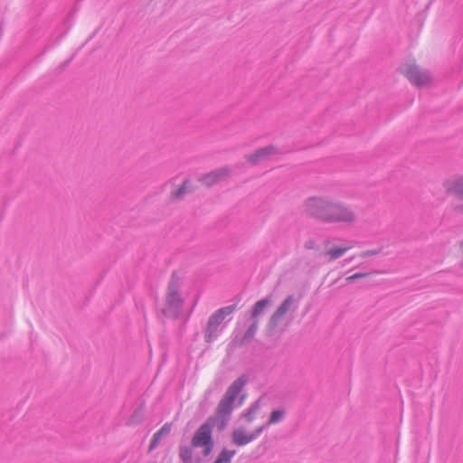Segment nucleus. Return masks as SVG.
Listing matches in <instances>:
<instances>
[{
	"instance_id": "1",
	"label": "nucleus",
	"mask_w": 463,
	"mask_h": 463,
	"mask_svg": "<svg viewBox=\"0 0 463 463\" xmlns=\"http://www.w3.org/2000/svg\"><path fill=\"white\" fill-rule=\"evenodd\" d=\"M304 213L322 222L353 225L357 216L347 204L327 196H313L303 203Z\"/></svg>"
},
{
	"instance_id": "2",
	"label": "nucleus",
	"mask_w": 463,
	"mask_h": 463,
	"mask_svg": "<svg viewBox=\"0 0 463 463\" xmlns=\"http://www.w3.org/2000/svg\"><path fill=\"white\" fill-rule=\"evenodd\" d=\"M246 384V379L244 377H240L236 379L227 389L223 397L220 401L216 414L217 417L222 420V428H224L228 419L230 418L232 410L233 403L239 394L241 392L242 389Z\"/></svg>"
},
{
	"instance_id": "3",
	"label": "nucleus",
	"mask_w": 463,
	"mask_h": 463,
	"mask_svg": "<svg viewBox=\"0 0 463 463\" xmlns=\"http://www.w3.org/2000/svg\"><path fill=\"white\" fill-rule=\"evenodd\" d=\"M294 304V297L288 296L275 309L266 324V330L269 335H273L278 330L283 331L285 329L287 326V324H285L286 316Z\"/></svg>"
},
{
	"instance_id": "4",
	"label": "nucleus",
	"mask_w": 463,
	"mask_h": 463,
	"mask_svg": "<svg viewBox=\"0 0 463 463\" xmlns=\"http://www.w3.org/2000/svg\"><path fill=\"white\" fill-rule=\"evenodd\" d=\"M402 73L408 80L418 88L427 87L432 82V77L428 70L420 68L415 61L404 63Z\"/></svg>"
},
{
	"instance_id": "5",
	"label": "nucleus",
	"mask_w": 463,
	"mask_h": 463,
	"mask_svg": "<svg viewBox=\"0 0 463 463\" xmlns=\"http://www.w3.org/2000/svg\"><path fill=\"white\" fill-rule=\"evenodd\" d=\"M180 287L181 278L177 273L173 272L165 295V313H170L171 311L181 308L183 305V298L180 293Z\"/></svg>"
},
{
	"instance_id": "6",
	"label": "nucleus",
	"mask_w": 463,
	"mask_h": 463,
	"mask_svg": "<svg viewBox=\"0 0 463 463\" xmlns=\"http://www.w3.org/2000/svg\"><path fill=\"white\" fill-rule=\"evenodd\" d=\"M234 310V306H228L219 308L213 314H212V316L209 317L205 333V340L207 342H212L213 339H215L219 332L220 325L228 316L232 315Z\"/></svg>"
},
{
	"instance_id": "7",
	"label": "nucleus",
	"mask_w": 463,
	"mask_h": 463,
	"mask_svg": "<svg viewBox=\"0 0 463 463\" xmlns=\"http://www.w3.org/2000/svg\"><path fill=\"white\" fill-rule=\"evenodd\" d=\"M209 421L210 420H207L205 423L201 425L192 439V445L194 447H203L205 456L211 453L213 447L212 439V425Z\"/></svg>"
},
{
	"instance_id": "8",
	"label": "nucleus",
	"mask_w": 463,
	"mask_h": 463,
	"mask_svg": "<svg viewBox=\"0 0 463 463\" xmlns=\"http://www.w3.org/2000/svg\"><path fill=\"white\" fill-rule=\"evenodd\" d=\"M442 186L447 194L463 200V175H455L444 180ZM458 213H463V202L455 206Z\"/></svg>"
},
{
	"instance_id": "9",
	"label": "nucleus",
	"mask_w": 463,
	"mask_h": 463,
	"mask_svg": "<svg viewBox=\"0 0 463 463\" xmlns=\"http://www.w3.org/2000/svg\"><path fill=\"white\" fill-rule=\"evenodd\" d=\"M231 175L229 167L224 166L200 177L199 181L205 186H212L228 179Z\"/></svg>"
},
{
	"instance_id": "10",
	"label": "nucleus",
	"mask_w": 463,
	"mask_h": 463,
	"mask_svg": "<svg viewBox=\"0 0 463 463\" xmlns=\"http://www.w3.org/2000/svg\"><path fill=\"white\" fill-rule=\"evenodd\" d=\"M263 429V426H260L255 431L250 432L243 428H237L232 435V442L237 446H244L255 439L262 432Z\"/></svg>"
},
{
	"instance_id": "11",
	"label": "nucleus",
	"mask_w": 463,
	"mask_h": 463,
	"mask_svg": "<svg viewBox=\"0 0 463 463\" xmlns=\"http://www.w3.org/2000/svg\"><path fill=\"white\" fill-rule=\"evenodd\" d=\"M271 304L272 299L270 298H265L257 301L250 311V317L259 323V320L264 317Z\"/></svg>"
},
{
	"instance_id": "12",
	"label": "nucleus",
	"mask_w": 463,
	"mask_h": 463,
	"mask_svg": "<svg viewBox=\"0 0 463 463\" xmlns=\"http://www.w3.org/2000/svg\"><path fill=\"white\" fill-rule=\"evenodd\" d=\"M274 154H276V148L272 146H269L248 155L246 158L251 164H258Z\"/></svg>"
},
{
	"instance_id": "13",
	"label": "nucleus",
	"mask_w": 463,
	"mask_h": 463,
	"mask_svg": "<svg viewBox=\"0 0 463 463\" xmlns=\"http://www.w3.org/2000/svg\"><path fill=\"white\" fill-rule=\"evenodd\" d=\"M350 249H352V246H347V247L334 246L325 252V257L326 258L327 261H333V260L342 257Z\"/></svg>"
},
{
	"instance_id": "14",
	"label": "nucleus",
	"mask_w": 463,
	"mask_h": 463,
	"mask_svg": "<svg viewBox=\"0 0 463 463\" xmlns=\"http://www.w3.org/2000/svg\"><path fill=\"white\" fill-rule=\"evenodd\" d=\"M259 323L254 321L250 326L248 328V330L245 332L244 335L240 340V344L243 345L248 342H250L253 336L255 335L257 330H258Z\"/></svg>"
},
{
	"instance_id": "15",
	"label": "nucleus",
	"mask_w": 463,
	"mask_h": 463,
	"mask_svg": "<svg viewBox=\"0 0 463 463\" xmlns=\"http://www.w3.org/2000/svg\"><path fill=\"white\" fill-rule=\"evenodd\" d=\"M260 416V405L254 404L250 410L243 414V418L247 422H251L257 420Z\"/></svg>"
},
{
	"instance_id": "16",
	"label": "nucleus",
	"mask_w": 463,
	"mask_h": 463,
	"mask_svg": "<svg viewBox=\"0 0 463 463\" xmlns=\"http://www.w3.org/2000/svg\"><path fill=\"white\" fill-rule=\"evenodd\" d=\"M179 456L184 463H191L193 458V451L188 447H182L180 449Z\"/></svg>"
},
{
	"instance_id": "17",
	"label": "nucleus",
	"mask_w": 463,
	"mask_h": 463,
	"mask_svg": "<svg viewBox=\"0 0 463 463\" xmlns=\"http://www.w3.org/2000/svg\"><path fill=\"white\" fill-rule=\"evenodd\" d=\"M234 454L235 451L222 450L214 463H230Z\"/></svg>"
},
{
	"instance_id": "18",
	"label": "nucleus",
	"mask_w": 463,
	"mask_h": 463,
	"mask_svg": "<svg viewBox=\"0 0 463 463\" xmlns=\"http://www.w3.org/2000/svg\"><path fill=\"white\" fill-rule=\"evenodd\" d=\"M454 256L458 260L459 267L463 268V239L457 244Z\"/></svg>"
},
{
	"instance_id": "19",
	"label": "nucleus",
	"mask_w": 463,
	"mask_h": 463,
	"mask_svg": "<svg viewBox=\"0 0 463 463\" xmlns=\"http://www.w3.org/2000/svg\"><path fill=\"white\" fill-rule=\"evenodd\" d=\"M283 415H284V412L282 411H272L269 420V424H275V423L279 422L282 419Z\"/></svg>"
},
{
	"instance_id": "20",
	"label": "nucleus",
	"mask_w": 463,
	"mask_h": 463,
	"mask_svg": "<svg viewBox=\"0 0 463 463\" xmlns=\"http://www.w3.org/2000/svg\"><path fill=\"white\" fill-rule=\"evenodd\" d=\"M189 190H191V184L189 181H184L182 186L175 192V196L180 197Z\"/></svg>"
},
{
	"instance_id": "21",
	"label": "nucleus",
	"mask_w": 463,
	"mask_h": 463,
	"mask_svg": "<svg viewBox=\"0 0 463 463\" xmlns=\"http://www.w3.org/2000/svg\"><path fill=\"white\" fill-rule=\"evenodd\" d=\"M161 437H162V435H161L158 431H156V432L154 434V436H153V438H152V440H151L150 448H149V449H150V450H151V449H155V448L157 446L158 442H159V441H160V439H161Z\"/></svg>"
},
{
	"instance_id": "22",
	"label": "nucleus",
	"mask_w": 463,
	"mask_h": 463,
	"mask_svg": "<svg viewBox=\"0 0 463 463\" xmlns=\"http://www.w3.org/2000/svg\"><path fill=\"white\" fill-rule=\"evenodd\" d=\"M369 274L368 273H355L354 275H351L346 278V281L352 282L358 279L366 278Z\"/></svg>"
},
{
	"instance_id": "23",
	"label": "nucleus",
	"mask_w": 463,
	"mask_h": 463,
	"mask_svg": "<svg viewBox=\"0 0 463 463\" xmlns=\"http://www.w3.org/2000/svg\"><path fill=\"white\" fill-rule=\"evenodd\" d=\"M171 424L170 423H165L159 430L158 432L164 436V435H166L170 432L171 430Z\"/></svg>"
},
{
	"instance_id": "24",
	"label": "nucleus",
	"mask_w": 463,
	"mask_h": 463,
	"mask_svg": "<svg viewBox=\"0 0 463 463\" xmlns=\"http://www.w3.org/2000/svg\"><path fill=\"white\" fill-rule=\"evenodd\" d=\"M243 401H244V395H242V396L241 397V401H240V402H239V405H241V404H242V402H243Z\"/></svg>"
}]
</instances>
